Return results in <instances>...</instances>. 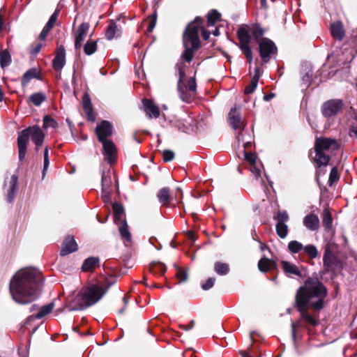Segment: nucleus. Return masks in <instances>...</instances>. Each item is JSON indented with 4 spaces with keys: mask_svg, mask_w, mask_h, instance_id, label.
<instances>
[{
    "mask_svg": "<svg viewBox=\"0 0 357 357\" xmlns=\"http://www.w3.org/2000/svg\"><path fill=\"white\" fill-rule=\"evenodd\" d=\"M326 296V289L317 278H310L301 287L296 295V302L301 318L312 325H316L317 321L305 311V307L320 310L323 307V300Z\"/></svg>",
    "mask_w": 357,
    "mask_h": 357,
    "instance_id": "obj_1",
    "label": "nucleus"
},
{
    "mask_svg": "<svg viewBox=\"0 0 357 357\" xmlns=\"http://www.w3.org/2000/svg\"><path fill=\"white\" fill-rule=\"evenodd\" d=\"M37 272L31 268H23L12 277L9 290L13 299L17 303L24 305L34 301L37 297Z\"/></svg>",
    "mask_w": 357,
    "mask_h": 357,
    "instance_id": "obj_2",
    "label": "nucleus"
},
{
    "mask_svg": "<svg viewBox=\"0 0 357 357\" xmlns=\"http://www.w3.org/2000/svg\"><path fill=\"white\" fill-rule=\"evenodd\" d=\"M264 29L255 24H241L237 30L241 45H249L252 38L257 45H275L271 40L264 37Z\"/></svg>",
    "mask_w": 357,
    "mask_h": 357,
    "instance_id": "obj_3",
    "label": "nucleus"
},
{
    "mask_svg": "<svg viewBox=\"0 0 357 357\" xmlns=\"http://www.w3.org/2000/svg\"><path fill=\"white\" fill-rule=\"evenodd\" d=\"M114 282L113 279L107 278L83 288L80 296L85 306H91L100 301Z\"/></svg>",
    "mask_w": 357,
    "mask_h": 357,
    "instance_id": "obj_4",
    "label": "nucleus"
},
{
    "mask_svg": "<svg viewBox=\"0 0 357 357\" xmlns=\"http://www.w3.org/2000/svg\"><path fill=\"white\" fill-rule=\"evenodd\" d=\"M30 137H31L33 142L36 144V149H38L43 142L45 135L42 130L36 126L29 127L19 133L17 137V146L19 158L20 160H22L25 158L26 147Z\"/></svg>",
    "mask_w": 357,
    "mask_h": 357,
    "instance_id": "obj_5",
    "label": "nucleus"
},
{
    "mask_svg": "<svg viewBox=\"0 0 357 357\" xmlns=\"http://www.w3.org/2000/svg\"><path fill=\"white\" fill-rule=\"evenodd\" d=\"M338 149L337 141L328 138H317L314 150L315 156L314 161L318 167L326 166L329 161L328 155L324 153L325 151H332Z\"/></svg>",
    "mask_w": 357,
    "mask_h": 357,
    "instance_id": "obj_6",
    "label": "nucleus"
},
{
    "mask_svg": "<svg viewBox=\"0 0 357 357\" xmlns=\"http://www.w3.org/2000/svg\"><path fill=\"white\" fill-rule=\"evenodd\" d=\"M202 19L197 17L187 26L183 35V45H199V31L201 29L204 40H207L209 38L211 32L202 29Z\"/></svg>",
    "mask_w": 357,
    "mask_h": 357,
    "instance_id": "obj_7",
    "label": "nucleus"
},
{
    "mask_svg": "<svg viewBox=\"0 0 357 357\" xmlns=\"http://www.w3.org/2000/svg\"><path fill=\"white\" fill-rule=\"evenodd\" d=\"M185 67L186 65L183 61L178 62L176 64V68L179 73L178 87L181 93V96L183 100L188 101L190 98L195 94L196 83L195 79L192 77L188 80L187 85L184 83L185 76L184 68Z\"/></svg>",
    "mask_w": 357,
    "mask_h": 357,
    "instance_id": "obj_8",
    "label": "nucleus"
},
{
    "mask_svg": "<svg viewBox=\"0 0 357 357\" xmlns=\"http://www.w3.org/2000/svg\"><path fill=\"white\" fill-rule=\"evenodd\" d=\"M102 144L105 159L109 163H114L116 160L117 151L114 142L111 140L101 142Z\"/></svg>",
    "mask_w": 357,
    "mask_h": 357,
    "instance_id": "obj_9",
    "label": "nucleus"
},
{
    "mask_svg": "<svg viewBox=\"0 0 357 357\" xmlns=\"http://www.w3.org/2000/svg\"><path fill=\"white\" fill-rule=\"evenodd\" d=\"M228 121L229 125L234 129H243L245 126V123L242 120V117L240 114V107H234L231 109L229 113Z\"/></svg>",
    "mask_w": 357,
    "mask_h": 357,
    "instance_id": "obj_10",
    "label": "nucleus"
},
{
    "mask_svg": "<svg viewBox=\"0 0 357 357\" xmlns=\"http://www.w3.org/2000/svg\"><path fill=\"white\" fill-rule=\"evenodd\" d=\"M96 132L100 142L109 141L107 138L112 134V126L109 122L103 121L96 127Z\"/></svg>",
    "mask_w": 357,
    "mask_h": 357,
    "instance_id": "obj_11",
    "label": "nucleus"
},
{
    "mask_svg": "<svg viewBox=\"0 0 357 357\" xmlns=\"http://www.w3.org/2000/svg\"><path fill=\"white\" fill-rule=\"evenodd\" d=\"M342 108V102L340 100H328L322 106V113L325 116L335 115Z\"/></svg>",
    "mask_w": 357,
    "mask_h": 357,
    "instance_id": "obj_12",
    "label": "nucleus"
},
{
    "mask_svg": "<svg viewBox=\"0 0 357 357\" xmlns=\"http://www.w3.org/2000/svg\"><path fill=\"white\" fill-rule=\"evenodd\" d=\"M89 24L82 23L75 32V45H81L89 36Z\"/></svg>",
    "mask_w": 357,
    "mask_h": 357,
    "instance_id": "obj_13",
    "label": "nucleus"
},
{
    "mask_svg": "<svg viewBox=\"0 0 357 357\" xmlns=\"http://www.w3.org/2000/svg\"><path fill=\"white\" fill-rule=\"evenodd\" d=\"M331 33L332 37L337 41H341L345 35V30L342 22H335L331 24Z\"/></svg>",
    "mask_w": 357,
    "mask_h": 357,
    "instance_id": "obj_14",
    "label": "nucleus"
},
{
    "mask_svg": "<svg viewBox=\"0 0 357 357\" xmlns=\"http://www.w3.org/2000/svg\"><path fill=\"white\" fill-rule=\"evenodd\" d=\"M58 15H59L58 10H55L54 13L51 15L47 23L44 26L43 29L42 30L41 33L39 35V39L40 40H45L46 39L50 31L54 26L57 20Z\"/></svg>",
    "mask_w": 357,
    "mask_h": 357,
    "instance_id": "obj_15",
    "label": "nucleus"
},
{
    "mask_svg": "<svg viewBox=\"0 0 357 357\" xmlns=\"http://www.w3.org/2000/svg\"><path fill=\"white\" fill-rule=\"evenodd\" d=\"M66 63V52L64 48L60 47L56 50V56L53 60V68L55 70H61Z\"/></svg>",
    "mask_w": 357,
    "mask_h": 357,
    "instance_id": "obj_16",
    "label": "nucleus"
},
{
    "mask_svg": "<svg viewBox=\"0 0 357 357\" xmlns=\"http://www.w3.org/2000/svg\"><path fill=\"white\" fill-rule=\"evenodd\" d=\"M77 250V244L73 237H67L63 243L61 255L64 256L69 255Z\"/></svg>",
    "mask_w": 357,
    "mask_h": 357,
    "instance_id": "obj_17",
    "label": "nucleus"
},
{
    "mask_svg": "<svg viewBox=\"0 0 357 357\" xmlns=\"http://www.w3.org/2000/svg\"><path fill=\"white\" fill-rule=\"evenodd\" d=\"M304 226L310 231H315L319 227V219L314 214H309L303 218Z\"/></svg>",
    "mask_w": 357,
    "mask_h": 357,
    "instance_id": "obj_18",
    "label": "nucleus"
},
{
    "mask_svg": "<svg viewBox=\"0 0 357 357\" xmlns=\"http://www.w3.org/2000/svg\"><path fill=\"white\" fill-rule=\"evenodd\" d=\"M17 176L16 175H12L10 177L8 183H6L5 186L7 188V200L8 202H12L16 190H17Z\"/></svg>",
    "mask_w": 357,
    "mask_h": 357,
    "instance_id": "obj_19",
    "label": "nucleus"
},
{
    "mask_svg": "<svg viewBox=\"0 0 357 357\" xmlns=\"http://www.w3.org/2000/svg\"><path fill=\"white\" fill-rule=\"evenodd\" d=\"M145 112L149 118H158L160 115L159 108L151 101L147 99L143 100Z\"/></svg>",
    "mask_w": 357,
    "mask_h": 357,
    "instance_id": "obj_20",
    "label": "nucleus"
},
{
    "mask_svg": "<svg viewBox=\"0 0 357 357\" xmlns=\"http://www.w3.org/2000/svg\"><path fill=\"white\" fill-rule=\"evenodd\" d=\"M258 49L260 56L264 63L268 62L277 52L276 46H259Z\"/></svg>",
    "mask_w": 357,
    "mask_h": 357,
    "instance_id": "obj_21",
    "label": "nucleus"
},
{
    "mask_svg": "<svg viewBox=\"0 0 357 357\" xmlns=\"http://www.w3.org/2000/svg\"><path fill=\"white\" fill-rule=\"evenodd\" d=\"M121 33V28L114 22H111L105 32V36L108 40H112L116 37H119Z\"/></svg>",
    "mask_w": 357,
    "mask_h": 357,
    "instance_id": "obj_22",
    "label": "nucleus"
},
{
    "mask_svg": "<svg viewBox=\"0 0 357 357\" xmlns=\"http://www.w3.org/2000/svg\"><path fill=\"white\" fill-rule=\"evenodd\" d=\"M111 183L112 181L110 177L103 173L102 175V192L105 201L109 199V188L111 185Z\"/></svg>",
    "mask_w": 357,
    "mask_h": 357,
    "instance_id": "obj_23",
    "label": "nucleus"
},
{
    "mask_svg": "<svg viewBox=\"0 0 357 357\" xmlns=\"http://www.w3.org/2000/svg\"><path fill=\"white\" fill-rule=\"evenodd\" d=\"M119 230L121 238L124 242H131V234L128 230V226L125 220H122L121 225H119Z\"/></svg>",
    "mask_w": 357,
    "mask_h": 357,
    "instance_id": "obj_24",
    "label": "nucleus"
},
{
    "mask_svg": "<svg viewBox=\"0 0 357 357\" xmlns=\"http://www.w3.org/2000/svg\"><path fill=\"white\" fill-rule=\"evenodd\" d=\"M275 262L267 258H262L258 263L259 269L261 272H267L275 267Z\"/></svg>",
    "mask_w": 357,
    "mask_h": 357,
    "instance_id": "obj_25",
    "label": "nucleus"
},
{
    "mask_svg": "<svg viewBox=\"0 0 357 357\" xmlns=\"http://www.w3.org/2000/svg\"><path fill=\"white\" fill-rule=\"evenodd\" d=\"M282 267L287 274L301 275L299 268L294 264L283 261H282Z\"/></svg>",
    "mask_w": 357,
    "mask_h": 357,
    "instance_id": "obj_26",
    "label": "nucleus"
},
{
    "mask_svg": "<svg viewBox=\"0 0 357 357\" xmlns=\"http://www.w3.org/2000/svg\"><path fill=\"white\" fill-rule=\"evenodd\" d=\"M83 108L87 115L88 119L89 120L93 121L94 116L93 115V109L88 95H84L83 98Z\"/></svg>",
    "mask_w": 357,
    "mask_h": 357,
    "instance_id": "obj_27",
    "label": "nucleus"
},
{
    "mask_svg": "<svg viewBox=\"0 0 357 357\" xmlns=\"http://www.w3.org/2000/svg\"><path fill=\"white\" fill-rule=\"evenodd\" d=\"M98 259L96 257H89L86 259L82 265L84 271H91L98 264Z\"/></svg>",
    "mask_w": 357,
    "mask_h": 357,
    "instance_id": "obj_28",
    "label": "nucleus"
},
{
    "mask_svg": "<svg viewBox=\"0 0 357 357\" xmlns=\"http://www.w3.org/2000/svg\"><path fill=\"white\" fill-rule=\"evenodd\" d=\"M38 71L36 68H31L26 71L22 79V83L23 85H26L29 81L33 78H38Z\"/></svg>",
    "mask_w": 357,
    "mask_h": 357,
    "instance_id": "obj_29",
    "label": "nucleus"
},
{
    "mask_svg": "<svg viewBox=\"0 0 357 357\" xmlns=\"http://www.w3.org/2000/svg\"><path fill=\"white\" fill-rule=\"evenodd\" d=\"M113 211H114V221L117 223L118 221L122 222V218L123 215V208L121 205L114 203L112 205Z\"/></svg>",
    "mask_w": 357,
    "mask_h": 357,
    "instance_id": "obj_30",
    "label": "nucleus"
},
{
    "mask_svg": "<svg viewBox=\"0 0 357 357\" xmlns=\"http://www.w3.org/2000/svg\"><path fill=\"white\" fill-rule=\"evenodd\" d=\"M220 14L215 10H213L208 13L207 24L208 26H213L220 19Z\"/></svg>",
    "mask_w": 357,
    "mask_h": 357,
    "instance_id": "obj_31",
    "label": "nucleus"
},
{
    "mask_svg": "<svg viewBox=\"0 0 357 357\" xmlns=\"http://www.w3.org/2000/svg\"><path fill=\"white\" fill-rule=\"evenodd\" d=\"M259 75L258 73V69L256 68V73H255V76L253 77V78L252 79L251 83L250 84L249 86H248L245 89V94L252 93L255 90V89L257 88L258 82H259Z\"/></svg>",
    "mask_w": 357,
    "mask_h": 357,
    "instance_id": "obj_32",
    "label": "nucleus"
},
{
    "mask_svg": "<svg viewBox=\"0 0 357 357\" xmlns=\"http://www.w3.org/2000/svg\"><path fill=\"white\" fill-rule=\"evenodd\" d=\"M214 270L218 275H224L229 273V265L226 263L216 262L214 265Z\"/></svg>",
    "mask_w": 357,
    "mask_h": 357,
    "instance_id": "obj_33",
    "label": "nucleus"
},
{
    "mask_svg": "<svg viewBox=\"0 0 357 357\" xmlns=\"http://www.w3.org/2000/svg\"><path fill=\"white\" fill-rule=\"evenodd\" d=\"M54 307V302L50 303L49 304L43 306L40 311L36 314L35 317L36 319H41L42 317L50 313L52 311Z\"/></svg>",
    "mask_w": 357,
    "mask_h": 357,
    "instance_id": "obj_34",
    "label": "nucleus"
},
{
    "mask_svg": "<svg viewBox=\"0 0 357 357\" xmlns=\"http://www.w3.org/2000/svg\"><path fill=\"white\" fill-rule=\"evenodd\" d=\"M158 197L161 203L164 204H167L170 199L169 188H164L161 189L158 194Z\"/></svg>",
    "mask_w": 357,
    "mask_h": 357,
    "instance_id": "obj_35",
    "label": "nucleus"
},
{
    "mask_svg": "<svg viewBox=\"0 0 357 357\" xmlns=\"http://www.w3.org/2000/svg\"><path fill=\"white\" fill-rule=\"evenodd\" d=\"M11 61V56L10 52L5 50L1 52L0 54V63L2 68L8 66Z\"/></svg>",
    "mask_w": 357,
    "mask_h": 357,
    "instance_id": "obj_36",
    "label": "nucleus"
},
{
    "mask_svg": "<svg viewBox=\"0 0 357 357\" xmlns=\"http://www.w3.org/2000/svg\"><path fill=\"white\" fill-rule=\"evenodd\" d=\"M276 231L280 238H284L287 236L288 227L285 223L278 222L276 225Z\"/></svg>",
    "mask_w": 357,
    "mask_h": 357,
    "instance_id": "obj_37",
    "label": "nucleus"
},
{
    "mask_svg": "<svg viewBox=\"0 0 357 357\" xmlns=\"http://www.w3.org/2000/svg\"><path fill=\"white\" fill-rule=\"evenodd\" d=\"M333 218L331 213L328 209H324L323 211V225L327 228L330 229L332 226Z\"/></svg>",
    "mask_w": 357,
    "mask_h": 357,
    "instance_id": "obj_38",
    "label": "nucleus"
},
{
    "mask_svg": "<svg viewBox=\"0 0 357 357\" xmlns=\"http://www.w3.org/2000/svg\"><path fill=\"white\" fill-rule=\"evenodd\" d=\"M30 100L36 106H39L45 99V96L41 93H36L31 95Z\"/></svg>",
    "mask_w": 357,
    "mask_h": 357,
    "instance_id": "obj_39",
    "label": "nucleus"
},
{
    "mask_svg": "<svg viewBox=\"0 0 357 357\" xmlns=\"http://www.w3.org/2000/svg\"><path fill=\"white\" fill-rule=\"evenodd\" d=\"M198 46H192L190 47L186 48L183 54V57L186 61H190L192 59L193 54L195 51L197 50Z\"/></svg>",
    "mask_w": 357,
    "mask_h": 357,
    "instance_id": "obj_40",
    "label": "nucleus"
},
{
    "mask_svg": "<svg viewBox=\"0 0 357 357\" xmlns=\"http://www.w3.org/2000/svg\"><path fill=\"white\" fill-rule=\"evenodd\" d=\"M288 248L291 252L297 253L303 249V245L296 241H292L289 243Z\"/></svg>",
    "mask_w": 357,
    "mask_h": 357,
    "instance_id": "obj_41",
    "label": "nucleus"
},
{
    "mask_svg": "<svg viewBox=\"0 0 357 357\" xmlns=\"http://www.w3.org/2000/svg\"><path fill=\"white\" fill-rule=\"evenodd\" d=\"M335 258L333 255L326 249L324 256V264L327 266H330L334 261Z\"/></svg>",
    "mask_w": 357,
    "mask_h": 357,
    "instance_id": "obj_42",
    "label": "nucleus"
},
{
    "mask_svg": "<svg viewBox=\"0 0 357 357\" xmlns=\"http://www.w3.org/2000/svg\"><path fill=\"white\" fill-rule=\"evenodd\" d=\"M43 123V126L45 128L50 127L56 128L57 126L56 121L48 116H45L44 117Z\"/></svg>",
    "mask_w": 357,
    "mask_h": 357,
    "instance_id": "obj_43",
    "label": "nucleus"
},
{
    "mask_svg": "<svg viewBox=\"0 0 357 357\" xmlns=\"http://www.w3.org/2000/svg\"><path fill=\"white\" fill-rule=\"evenodd\" d=\"M304 251L311 257L315 258L317 256V248L314 245H307L304 248Z\"/></svg>",
    "mask_w": 357,
    "mask_h": 357,
    "instance_id": "obj_44",
    "label": "nucleus"
},
{
    "mask_svg": "<svg viewBox=\"0 0 357 357\" xmlns=\"http://www.w3.org/2000/svg\"><path fill=\"white\" fill-rule=\"evenodd\" d=\"M276 220L278 222L285 223L289 220V215L287 211H278L277 213Z\"/></svg>",
    "mask_w": 357,
    "mask_h": 357,
    "instance_id": "obj_45",
    "label": "nucleus"
},
{
    "mask_svg": "<svg viewBox=\"0 0 357 357\" xmlns=\"http://www.w3.org/2000/svg\"><path fill=\"white\" fill-rule=\"evenodd\" d=\"M339 179L338 172L336 167H333L331 169L330 176H329V183L330 184H333L334 182H336Z\"/></svg>",
    "mask_w": 357,
    "mask_h": 357,
    "instance_id": "obj_46",
    "label": "nucleus"
},
{
    "mask_svg": "<svg viewBox=\"0 0 357 357\" xmlns=\"http://www.w3.org/2000/svg\"><path fill=\"white\" fill-rule=\"evenodd\" d=\"M162 158L164 161L169 162L174 158V153L171 150H164L162 151Z\"/></svg>",
    "mask_w": 357,
    "mask_h": 357,
    "instance_id": "obj_47",
    "label": "nucleus"
},
{
    "mask_svg": "<svg viewBox=\"0 0 357 357\" xmlns=\"http://www.w3.org/2000/svg\"><path fill=\"white\" fill-rule=\"evenodd\" d=\"M242 52L246 56L248 62H251L252 57V51L250 49V46H240Z\"/></svg>",
    "mask_w": 357,
    "mask_h": 357,
    "instance_id": "obj_48",
    "label": "nucleus"
},
{
    "mask_svg": "<svg viewBox=\"0 0 357 357\" xmlns=\"http://www.w3.org/2000/svg\"><path fill=\"white\" fill-rule=\"evenodd\" d=\"M176 276L180 282H185L188 279V273L183 269H178L177 271Z\"/></svg>",
    "mask_w": 357,
    "mask_h": 357,
    "instance_id": "obj_49",
    "label": "nucleus"
},
{
    "mask_svg": "<svg viewBox=\"0 0 357 357\" xmlns=\"http://www.w3.org/2000/svg\"><path fill=\"white\" fill-rule=\"evenodd\" d=\"M244 156L245 160L250 163L251 165H255L256 163V155L252 153H248L244 152Z\"/></svg>",
    "mask_w": 357,
    "mask_h": 357,
    "instance_id": "obj_50",
    "label": "nucleus"
},
{
    "mask_svg": "<svg viewBox=\"0 0 357 357\" xmlns=\"http://www.w3.org/2000/svg\"><path fill=\"white\" fill-rule=\"evenodd\" d=\"M215 283V278H208L205 283H204L202 287L204 290H208L211 289Z\"/></svg>",
    "mask_w": 357,
    "mask_h": 357,
    "instance_id": "obj_51",
    "label": "nucleus"
},
{
    "mask_svg": "<svg viewBox=\"0 0 357 357\" xmlns=\"http://www.w3.org/2000/svg\"><path fill=\"white\" fill-rule=\"evenodd\" d=\"M50 165V160H49V155H48V149L46 147L44 152V167H43V171H45L48 166Z\"/></svg>",
    "mask_w": 357,
    "mask_h": 357,
    "instance_id": "obj_52",
    "label": "nucleus"
},
{
    "mask_svg": "<svg viewBox=\"0 0 357 357\" xmlns=\"http://www.w3.org/2000/svg\"><path fill=\"white\" fill-rule=\"evenodd\" d=\"M83 48L86 55H91L96 51V46H83Z\"/></svg>",
    "mask_w": 357,
    "mask_h": 357,
    "instance_id": "obj_53",
    "label": "nucleus"
},
{
    "mask_svg": "<svg viewBox=\"0 0 357 357\" xmlns=\"http://www.w3.org/2000/svg\"><path fill=\"white\" fill-rule=\"evenodd\" d=\"M157 16L155 13H153L151 16V20L149 25L148 31H151L156 24Z\"/></svg>",
    "mask_w": 357,
    "mask_h": 357,
    "instance_id": "obj_54",
    "label": "nucleus"
},
{
    "mask_svg": "<svg viewBox=\"0 0 357 357\" xmlns=\"http://www.w3.org/2000/svg\"><path fill=\"white\" fill-rule=\"evenodd\" d=\"M250 170L255 176L258 177L260 176V169L256 166V164L251 165Z\"/></svg>",
    "mask_w": 357,
    "mask_h": 357,
    "instance_id": "obj_55",
    "label": "nucleus"
},
{
    "mask_svg": "<svg viewBox=\"0 0 357 357\" xmlns=\"http://www.w3.org/2000/svg\"><path fill=\"white\" fill-rule=\"evenodd\" d=\"M194 325H195V321H191V322H190L189 326H181V328L183 330H185V331H188V330H190L191 328H192Z\"/></svg>",
    "mask_w": 357,
    "mask_h": 357,
    "instance_id": "obj_56",
    "label": "nucleus"
},
{
    "mask_svg": "<svg viewBox=\"0 0 357 357\" xmlns=\"http://www.w3.org/2000/svg\"><path fill=\"white\" fill-rule=\"evenodd\" d=\"M351 131L354 132V134L357 136V118L356 119V123L354 126H353L351 128Z\"/></svg>",
    "mask_w": 357,
    "mask_h": 357,
    "instance_id": "obj_57",
    "label": "nucleus"
},
{
    "mask_svg": "<svg viewBox=\"0 0 357 357\" xmlns=\"http://www.w3.org/2000/svg\"><path fill=\"white\" fill-rule=\"evenodd\" d=\"M97 40H86V43L84 45H96L97 43Z\"/></svg>",
    "mask_w": 357,
    "mask_h": 357,
    "instance_id": "obj_58",
    "label": "nucleus"
},
{
    "mask_svg": "<svg viewBox=\"0 0 357 357\" xmlns=\"http://www.w3.org/2000/svg\"><path fill=\"white\" fill-rule=\"evenodd\" d=\"M299 326V324L298 322L297 323H293L291 324V328H292V332L294 333L295 331V329L296 328V327H298Z\"/></svg>",
    "mask_w": 357,
    "mask_h": 357,
    "instance_id": "obj_59",
    "label": "nucleus"
},
{
    "mask_svg": "<svg viewBox=\"0 0 357 357\" xmlns=\"http://www.w3.org/2000/svg\"><path fill=\"white\" fill-rule=\"evenodd\" d=\"M260 3H261V7L266 8V7H267L266 0H260Z\"/></svg>",
    "mask_w": 357,
    "mask_h": 357,
    "instance_id": "obj_60",
    "label": "nucleus"
},
{
    "mask_svg": "<svg viewBox=\"0 0 357 357\" xmlns=\"http://www.w3.org/2000/svg\"><path fill=\"white\" fill-rule=\"evenodd\" d=\"M213 35L215 36H218L220 35V31L218 28H215V29L213 31Z\"/></svg>",
    "mask_w": 357,
    "mask_h": 357,
    "instance_id": "obj_61",
    "label": "nucleus"
},
{
    "mask_svg": "<svg viewBox=\"0 0 357 357\" xmlns=\"http://www.w3.org/2000/svg\"><path fill=\"white\" fill-rule=\"evenodd\" d=\"M123 301L125 305H127V303H128V298L127 296H124L123 298Z\"/></svg>",
    "mask_w": 357,
    "mask_h": 357,
    "instance_id": "obj_62",
    "label": "nucleus"
},
{
    "mask_svg": "<svg viewBox=\"0 0 357 357\" xmlns=\"http://www.w3.org/2000/svg\"><path fill=\"white\" fill-rule=\"evenodd\" d=\"M242 137H243L242 135H240L237 136V139H238V142H241V140L243 141V139H241Z\"/></svg>",
    "mask_w": 357,
    "mask_h": 357,
    "instance_id": "obj_63",
    "label": "nucleus"
},
{
    "mask_svg": "<svg viewBox=\"0 0 357 357\" xmlns=\"http://www.w3.org/2000/svg\"><path fill=\"white\" fill-rule=\"evenodd\" d=\"M250 144V142H248L243 144V146L246 148L247 146H249Z\"/></svg>",
    "mask_w": 357,
    "mask_h": 357,
    "instance_id": "obj_64",
    "label": "nucleus"
}]
</instances>
